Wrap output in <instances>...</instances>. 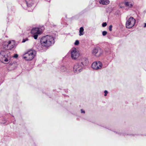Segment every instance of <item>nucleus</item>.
I'll return each mask as SVG.
<instances>
[{
  "label": "nucleus",
  "mask_w": 146,
  "mask_h": 146,
  "mask_svg": "<svg viewBox=\"0 0 146 146\" xmlns=\"http://www.w3.org/2000/svg\"><path fill=\"white\" fill-rule=\"evenodd\" d=\"M135 20L131 17L128 19L126 23V27L127 28H130L133 26L135 23Z\"/></svg>",
  "instance_id": "nucleus-9"
},
{
  "label": "nucleus",
  "mask_w": 146,
  "mask_h": 146,
  "mask_svg": "<svg viewBox=\"0 0 146 146\" xmlns=\"http://www.w3.org/2000/svg\"><path fill=\"white\" fill-rule=\"evenodd\" d=\"M8 54H9L7 53L6 51H2L1 52L0 57L2 58V62L4 63H8L9 62V59L10 58Z\"/></svg>",
  "instance_id": "nucleus-6"
},
{
  "label": "nucleus",
  "mask_w": 146,
  "mask_h": 146,
  "mask_svg": "<svg viewBox=\"0 0 146 146\" xmlns=\"http://www.w3.org/2000/svg\"><path fill=\"white\" fill-rule=\"evenodd\" d=\"M36 54L35 50L33 49H31L25 52L22 55L23 59L27 61L32 60L36 56Z\"/></svg>",
  "instance_id": "nucleus-2"
},
{
  "label": "nucleus",
  "mask_w": 146,
  "mask_h": 146,
  "mask_svg": "<svg viewBox=\"0 0 146 146\" xmlns=\"http://www.w3.org/2000/svg\"><path fill=\"white\" fill-rule=\"evenodd\" d=\"M28 40V39L27 38H26L25 39H24L22 41V42H24Z\"/></svg>",
  "instance_id": "nucleus-20"
},
{
  "label": "nucleus",
  "mask_w": 146,
  "mask_h": 146,
  "mask_svg": "<svg viewBox=\"0 0 146 146\" xmlns=\"http://www.w3.org/2000/svg\"><path fill=\"white\" fill-rule=\"evenodd\" d=\"M107 33L106 31H103L102 32V35L104 36L106 35L107 34Z\"/></svg>",
  "instance_id": "nucleus-15"
},
{
  "label": "nucleus",
  "mask_w": 146,
  "mask_h": 146,
  "mask_svg": "<svg viewBox=\"0 0 146 146\" xmlns=\"http://www.w3.org/2000/svg\"><path fill=\"white\" fill-rule=\"evenodd\" d=\"M125 5L129 7H132L133 5V2L132 0H124Z\"/></svg>",
  "instance_id": "nucleus-11"
},
{
  "label": "nucleus",
  "mask_w": 146,
  "mask_h": 146,
  "mask_svg": "<svg viewBox=\"0 0 146 146\" xmlns=\"http://www.w3.org/2000/svg\"><path fill=\"white\" fill-rule=\"evenodd\" d=\"M102 66L101 62L99 61L94 62L92 64V68L94 70H98L101 69Z\"/></svg>",
  "instance_id": "nucleus-10"
},
{
  "label": "nucleus",
  "mask_w": 146,
  "mask_h": 146,
  "mask_svg": "<svg viewBox=\"0 0 146 146\" xmlns=\"http://www.w3.org/2000/svg\"><path fill=\"white\" fill-rule=\"evenodd\" d=\"M104 93H105L104 96H107V94L108 93L107 91V90H105V91H104Z\"/></svg>",
  "instance_id": "nucleus-21"
},
{
  "label": "nucleus",
  "mask_w": 146,
  "mask_h": 146,
  "mask_svg": "<svg viewBox=\"0 0 146 146\" xmlns=\"http://www.w3.org/2000/svg\"><path fill=\"white\" fill-rule=\"evenodd\" d=\"M44 29V28L43 27L40 28H33L31 31V33L33 35L34 38L37 39L38 35L41 33Z\"/></svg>",
  "instance_id": "nucleus-4"
},
{
  "label": "nucleus",
  "mask_w": 146,
  "mask_h": 146,
  "mask_svg": "<svg viewBox=\"0 0 146 146\" xmlns=\"http://www.w3.org/2000/svg\"><path fill=\"white\" fill-rule=\"evenodd\" d=\"M84 29L83 27H81L80 29L79 30V35L81 36L84 35Z\"/></svg>",
  "instance_id": "nucleus-14"
},
{
  "label": "nucleus",
  "mask_w": 146,
  "mask_h": 146,
  "mask_svg": "<svg viewBox=\"0 0 146 146\" xmlns=\"http://www.w3.org/2000/svg\"><path fill=\"white\" fill-rule=\"evenodd\" d=\"M80 63H81L83 64L84 66L85 65H86L88 63V60L86 58H82L81 60V62Z\"/></svg>",
  "instance_id": "nucleus-12"
},
{
  "label": "nucleus",
  "mask_w": 146,
  "mask_h": 146,
  "mask_svg": "<svg viewBox=\"0 0 146 146\" xmlns=\"http://www.w3.org/2000/svg\"><path fill=\"white\" fill-rule=\"evenodd\" d=\"M144 27H146V23H145V25L144 26Z\"/></svg>",
  "instance_id": "nucleus-23"
},
{
  "label": "nucleus",
  "mask_w": 146,
  "mask_h": 146,
  "mask_svg": "<svg viewBox=\"0 0 146 146\" xmlns=\"http://www.w3.org/2000/svg\"><path fill=\"white\" fill-rule=\"evenodd\" d=\"M15 42L13 40H9L3 41L2 46L5 49L11 50L15 46Z\"/></svg>",
  "instance_id": "nucleus-3"
},
{
  "label": "nucleus",
  "mask_w": 146,
  "mask_h": 146,
  "mask_svg": "<svg viewBox=\"0 0 146 146\" xmlns=\"http://www.w3.org/2000/svg\"><path fill=\"white\" fill-rule=\"evenodd\" d=\"M71 57L73 60L77 59L79 56L80 53L78 50L75 48H73L70 51Z\"/></svg>",
  "instance_id": "nucleus-7"
},
{
  "label": "nucleus",
  "mask_w": 146,
  "mask_h": 146,
  "mask_svg": "<svg viewBox=\"0 0 146 146\" xmlns=\"http://www.w3.org/2000/svg\"><path fill=\"white\" fill-rule=\"evenodd\" d=\"M79 41L78 40H76L74 43V44L75 45H77L79 44Z\"/></svg>",
  "instance_id": "nucleus-16"
},
{
  "label": "nucleus",
  "mask_w": 146,
  "mask_h": 146,
  "mask_svg": "<svg viewBox=\"0 0 146 146\" xmlns=\"http://www.w3.org/2000/svg\"><path fill=\"white\" fill-rule=\"evenodd\" d=\"M40 42L42 46L48 47L54 44V39L53 36L47 35L42 38Z\"/></svg>",
  "instance_id": "nucleus-1"
},
{
  "label": "nucleus",
  "mask_w": 146,
  "mask_h": 146,
  "mask_svg": "<svg viewBox=\"0 0 146 146\" xmlns=\"http://www.w3.org/2000/svg\"><path fill=\"white\" fill-rule=\"evenodd\" d=\"M92 54L97 57L102 56L103 53V50L99 47L94 48L92 51Z\"/></svg>",
  "instance_id": "nucleus-5"
},
{
  "label": "nucleus",
  "mask_w": 146,
  "mask_h": 146,
  "mask_svg": "<svg viewBox=\"0 0 146 146\" xmlns=\"http://www.w3.org/2000/svg\"><path fill=\"white\" fill-rule=\"evenodd\" d=\"M107 25V23H104L102 24V26L103 27H106Z\"/></svg>",
  "instance_id": "nucleus-18"
},
{
  "label": "nucleus",
  "mask_w": 146,
  "mask_h": 146,
  "mask_svg": "<svg viewBox=\"0 0 146 146\" xmlns=\"http://www.w3.org/2000/svg\"><path fill=\"white\" fill-rule=\"evenodd\" d=\"M18 55L17 54H15L13 56V57L14 58H17L18 57Z\"/></svg>",
  "instance_id": "nucleus-17"
},
{
  "label": "nucleus",
  "mask_w": 146,
  "mask_h": 146,
  "mask_svg": "<svg viewBox=\"0 0 146 146\" xmlns=\"http://www.w3.org/2000/svg\"><path fill=\"white\" fill-rule=\"evenodd\" d=\"M112 27V25H110V26L109 27V30L110 31H111Z\"/></svg>",
  "instance_id": "nucleus-19"
},
{
  "label": "nucleus",
  "mask_w": 146,
  "mask_h": 146,
  "mask_svg": "<svg viewBox=\"0 0 146 146\" xmlns=\"http://www.w3.org/2000/svg\"><path fill=\"white\" fill-rule=\"evenodd\" d=\"M110 3V1L108 0H101L100 1V4L104 5H106Z\"/></svg>",
  "instance_id": "nucleus-13"
},
{
  "label": "nucleus",
  "mask_w": 146,
  "mask_h": 146,
  "mask_svg": "<svg viewBox=\"0 0 146 146\" xmlns=\"http://www.w3.org/2000/svg\"><path fill=\"white\" fill-rule=\"evenodd\" d=\"M81 112L82 113H85V111L84 110H81Z\"/></svg>",
  "instance_id": "nucleus-22"
},
{
  "label": "nucleus",
  "mask_w": 146,
  "mask_h": 146,
  "mask_svg": "<svg viewBox=\"0 0 146 146\" xmlns=\"http://www.w3.org/2000/svg\"><path fill=\"white\" fill-rule=\"evenodd\" d=\"M26 5H27V6H28V5L27 3V2H26Z\"/></svg>",
  "instance_id": "nucleus-24"
},
{
  "label": "nucleus",
  "mask_w": 146,
  "mask_h": 146,
  "mask_svg": "<svg viewBox=\"0 0 146 146\" xmlns=\"http://www.w3.org/2000/svg\"><path fill=\"white\" fill-rule=\"evenodd\" d=\"M83 67V64L79 62L76 63L74 66V72L77 73L80 72L82 71Z\"/></svg>",
  "instance_id": "nucleus-8"
}]
</instances>
